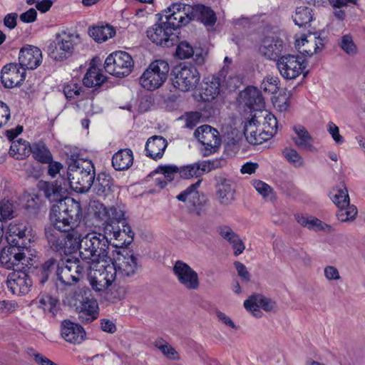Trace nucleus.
<instances>
[{
    "label": "nucleus",
    "mask_w": 365,
    "mask_h": 365,
    "mask_svg": "<svg viewBox=\"0 0 365 365\" xmlns=\"http://www.w3.org/2000/svg\"><path fill=\"white\" fill-rule=\"evenodd\" d=\"M339 210L336 212L337 219L342 222H352L355 220L358 214V210L354 205L350 204L337 206Z\"/></svg>",
    "instance_id": "c03bdc74"
},
{
    "label": "nucleus",
    "mask_w": 365,
    "mask_h": 365,
    "mask_svg": "<svg viewBox=\"0 0 365 365\" xmlns=\"http://www.w3.org/2000/svg\"><path fill=\"white\" fill-rule=\"evenodd\" d=\"M312 230H314L316 232L324 231L327 233H330L334 231V228L331 225H328L318 218H314Z\"/></svg>",
    "instance_id": "338daca9"
},
{
    "label": "nucleus",
    "mask_w": 365,
    "mask_h": 365,
    "mask_svg": "<svg viewBox=\"0 0 365 365\" xmlns=\"http://www.w3.org/2000/svg\"><path fill=\"white\" fill-rule=\"evenodd\" d=\"M42 204L41 198L36 194H30L27 196L26 208L28 210L38 209Z\"/></svg>",
    "instance_id": "680f3d73"
},
{
    "label": "nucleus",
    "mask_w": 365,
    "mask_h": 365,
    "mask_svg": "<svg viewBox=\"0 0 365 365\" xmlns=\"http://www.w3.org/2000/svg\"><path fill=\"white\" fill-rule=\"evenodd\" d=\"M85 268L80 264L78 259L67 258L57 264L56 274L58 280L63 284L72 285L83 277Z\"/></svg>",
    "instance_id": "9d476101"
},
{
    "label": "nucleus",
    "mask_w": 365,
    "mask_h": 365,
    "mask_svg": "<svg viewBox=\"0 0 365 365\" xmlns=\"http://www.w3.org/2000/svg\"><path fill=\"white\" fill-rule=\"evenodd\" d=\"M194 135L210 153L215 152L221 145V138L218 130L209 125L198 127L195 131Z\"/></svg>",
    "instance_id": "a211bd4d"
},
{
    "label": "nucleus",
    "mask_w": 365,
    "mask_h": 365,
    "mask_svg": "<svg viewBox=\"0 0 365 365\" xmlns=\"http://www.w3.org/2000/svg\"><path fill=\"white\" fill-rule=\"evenodd\" d=\"M61 334L67 342L79 344L84 340L86 331L78 324L66 319L61 322Z\"/></svg>",
    "instance_id": "4be33fe9"
},
{
    "label": "nucleus",
    "mask_w": 365,
    "mask_h": 365,
    "mask_svg": "<svg viewBox=\"0 0 365 365\" xmlns=\"http://www.w3.org/2000/svg\"><path fill=\"white\" fill-rule=\"evenodd\" d=\"M31 153L34 158L41 163H48L52 160L51 153L43 143L39 142L33 144Z\"/></svg>",
    "instance_id": "a18cd8bd"
},
{
    "label": "nucleus",
    "mask_w": 365,
    "mask_h": 365,
    "mask_svg": "<svg viewBox=\"0 0 365 365\" xmlns=\"http://www.w3.org/2000/svg\"><path fill=\"white\" fill-rule=\"evenodd\" d=\"M115 233L111 232L113 245L115 247H123L129 245L134 236V233L130 225L125 223L124 218L120 222H114Z\"/></svg>",
    "instance_id": "b1692460"
},
{
    "label": "nucleus",
    "mask_w": 365,
    "mask_h": 365,
    "mask_svg": "<svg viewBox=\"0 0 365 365\" xmlns=\"http://www.w3.org/2000/svg\"><path fill=\"white\" fill-rule=\"evenodd\" d=\"M280 75L287 80L295 79L307 67V62L302 57L287 54L280 56L277 62Z\"/></svg>",
    "instance_id": "9b49d317"
},
{
    "label": "nucleus",
    "mask_w": 365,
    "mask_h": 365,
    "mask_svg": "<svg viewBox=\"0 0 365 365\" xmlns=\"http://www.w3.org/2000/svg\"><path fill=\"white\" fill-rule=\"evenodd\" d=\"M169 71L170 66L167 61L155 60L143 72L140 78V83L147 90H155L165 82Z\"/></svg>",
    "instance_id": "0eeeda50"
},
{
    "label": "nucleus",
    "mask_w": 365,
    "mask_h": 365,
    "mask_svg": "<svg viewBox=\"0 0 365 365\" xmlns=\"http://www.w3.org/2000/svg\"><path fill=\"white\" fill-rule=\"evenodd\" d=\"M340 47L348 55L352 56L356 53V46L352 36L349 34H346L341 37Z\"/></svg>",
    "instance_id": "4d7b16f0"
},
{
    "label": "nucleus",
    "mask_w": 365,
    "mask_h": 365,
    "mask_svg": "<svg viewBox=\"0 0 365 365\" xmlns=\"http://www.w3.org/2000/svg\"><path fill=\"white\" fill-rule=\"evenodd\" d=\"M1 73V82L8 88L21 86L26 78L25 69L16 63H9L4 66Z\"/></svg>",
    "instance_id": "6ab92c4d"
},
{
    "label": "nucleus",
    "mask_w": 365,
    "mask_h": 365,
    "mask_svg": "<svg viewBox=\"0 0 365 365\" xmlns=\"http://www.w3.org/2000/svg\"><path fill=\"white\" fill-rule=\"evenodd\" d=\"M74 48L71 36H65L57 38L56 41L49 46V56L56 61H61L72 55Z\"/></svg>",
    "instance_id": "aec40b11"
},
{
    "label": "nucleus",
    "mask_w": 365,
    "mask_h": 365,
    "mask_svg": "<svg viewBox=\"0 0 365 365\" xmlns=\"http://www.w3.org/2000/svg\"><path fill=\"white\" fill-rule=\"evenodd\" d=\"M76 310L82 322L89 323L98 317V304L96 299L88 297L81 304H78Z\"/></svg>",
    "instance_id": "72a5a7b5"
},
{
    "label": "nucleus",
    "mask_w": 365,
    "mask_h": 365,
    "mask_svg": "<svg viewBox=\"0 0 365 365\" xmlns=\"http://www.w3.org/2000/svg\"><path fill=\"white\" fill-rule=\"evenodd\" d=\"M27 262L25 253L19 247H4L0 252V264L7 269H21Z\"/></svg>",
    "instance_id": "2eb2a0df"
},
{
    "label": "nucleus",
    "mask_w": 365,
    "mask_h": 365,
    "mask_svg": "<svg viewBox=\"0 0 365 365\" xmlns=\"http://www.w3.org/2000/svg\"><path fill=\"white\" fill-rule=\"evenodd\" d=\"M216 197L222 207H229L235 200V189L232 182L226 178H220L216 185Z\"/></svg>",
    "instance_id": "5701e85b"
},
{
    "label": "nucleus",
    "mask_w": 365,
    "mask_h": 365,
    "mask_svg": "<svg viewBox=\"0 0 365 365\" xmlns=\"http://www.w3.org/2000/svg\"><path fill=\"white\" fill-rule=\"evenodd\" d=\"M133 163V152L130 149H122L115 153L112 158V165L116 170L128 169Z\"/></svg>",
    "instance_id": "c9c22d12"
},
{
    "label": "nucleus",
    "mask_w": 365,
    "mask_h": 365,
    "mask_svg": "<svg viewBox=\"0 0 365 365\" xmlns=\"http://www.w3.org/2000/svg\"><path fill=\"white\" fill-rule=\"evenodd\" d=\"M295 46L300 53L311 56L323 48L324 40L315 34H310L297 40Z\"/></svg>",
    "instance_id": "393cba45"
},
{
    "label": "nucleus",
    "mask_w": 365,
    "mask_h": 365,
    "mask_svg": "<svg viewBox=\"0 0 365 365\" xmlns=\"http://www.w3.org/2000/svg\"><path fill=\"white\" fill-rule=\"evenodd\" d=\"M176 72L173 80L175 88L181 91H189L196 88L200 81V74L197 68L192 65H183Z\"/></svg>",
    "instance_id": "ddd939ff"
},
{
    "label": "nucleus",
    "mask_w": 365,
    "mask_h": 365,
    "mask_svg": "<svg viewBox=\"0 0 365 365\" xmlns=\"http://www.w3.org/2000/svg\"><path fill=\"white\" fill-rule=\"evenodd\" d=\"M200 183L201 180H198L197 182L191 185L185 190L180 192L177 196V199L182 202L187 201L195 207L203 206L206 202V197L204 194L200 193L197 190Z\"/></svg>",
    "instance_id": "c85d7f7f"
},
{
    "label": "nucleus",
    "mask_w": 365,
    "mask_h": 365,
    "mask_svg": "<svg viewBox=\"0 0 365 365\" xmlns=\"http://www.w3.org/2000/svg\"><path fill=\"white\" fill-rule=\"evenodd\" d=\"M333 7L336 9L334 11L335 16L342 20L345 16V13L340 9L341 7L346 6L349 3L356 4L357 0H329Z\"/></svg>",
    "instance_id": "13d9d810"
},
{
    "label": "nucleus",
    "mask_w": 365,
    "mask_h": 365,
    "mask_svg": "<svg viewBox=\"0 0 365 365\" xmlns=\"http://www.w3.org/2000/svg\"><path fill=\"white\" fill-rule=\"evenodd\" d=\"M252 114L250 120L245 123L244 135L248 143L253 145H259L268 140L264 136V132Z\"/></svg>",
    "instance_id": "cd10ccee"
},
{
    "label": "nucleus",
    "mask_w": 365,
    "mask_h": 365,
    "mask_svg": "<svg viewBox=\"0 0 365 365\" xmlns=\"http://www.w3.org/2000/svg\"><path fill=\"white\" fill-rule=\"evenodd\" d=\"M115 34V30L110 25L97 26L89 29V35L97 42H104Z\"/></svg>",
    "instance_id": "58836bf2"
},
{
    "label": "nucleus",
    "mask_w": 365,
    "mask_h": 365,
    "mask_svg": "<svg viewBox=\"0 0 365 365\" xmlns=\"http://www.w3.org/2000/svg\"><path fill=\"white\" fill-rule=\"evenodd\" d=\"M253 115L255 118V120L263 129L265 138L270 139L277 133V118L267 110H258L257 113H254Z\"/></svg>",
    "instance_id": "bb28decb"
},
{
    "label": "nucleus",
    "mask_w": 365,
    "mask_h": 365,
    "mask_svg": "<svg viewBox=\"0 0 365 365\" xmlns=\"http://www.w3.org/2000/svg\"><path fill=\"white\" fill-rule=\"evenodd\" d=\"M110 264L120 279L133 277L141 267L137 256L132 251L125 249L118 252L114 261Z\"/></svg>",
    "instance_id": "6e6552de"
},
{
    "label": "nucleus",
    "mask_w": 365,
    "mask_h": 365,
    "mask_svg": "<svg viewBox=\"0 0 365 365\" xmlns=\"http://www.w3.org/2000/svg\"><path fill=\"white\" fill-rule=\"evenodd\" d=\"M11 118V113L9 106L2 101H0V128L7 124Z\"/></svg>",
    "instance_id": "69168bd1"
},
{
    "label": "nucleus",
    "mask_w": 365,
    "mask_h": 365,
    "mask_svg": "<svg viewBox=\"0 0 365 365\" xmlns=\"http://www.w3.org/2000/svg\"><path fill=\"white\" fill-rule=\"evenodd\" d=\"M167 145V140L163 137L158 135L150 137L145 144L146 155L154 160L160 159Z\"/></svg>",
    "instance_id": "2f4dec72"
},
{
    "label": "nucleus",
    "mask_w": 365,
    "mask_h": 365,
    "mask_svg": "<svg viewBox=\"0 0 365 365\" xmlns=\"http://www.w3.org/2000/svg\"><path fill=\"white\" fill-rule=\"evenodd\" d=\"M212 167L210 161H202L187 165L179 168V175L184 179L199 178L205 173L211 171Z\"/></svg>",
    "instance_id": "473e14b6"
},
{
    "label": "nucleus",
    "mask_w": 365,
    "mask_h": 365,
    "mask_svg": "<svg viewBox=\"0 0 365 365\" xmlns=\"http://www.w3.org/2000/svg\"><path fill=\"white\" fill-rule=\"evenodd\" d=\"M194 48L187 41L180 42L176 50L177 56L181 59L189 58L194 55Z\"/></svg>",
    "instance_id": "6e6d98bb"
},
{
    "label": "nucleus",
    "mask_w": 365,
    "mask_h": 365,
    "mask_svg": "<svg viewBox=\"0 0 365 365\" xmlns=\"http://www.w3.org/2000/svg\"><path fill=\"white\" fill-rule=\"evenodd\" d=\"M324 275L328 281H337L341 279L338 269L332 265L326 266L324 267Z\"/></svg>",
    "instance_id": "e2e57ef3"
},
{
    "label": "nucleus",
    "mask_w": 365,
    "mask_h": 365,
    "mask_svg": "<svg viewBox=\"0 0 365 365\" xmlns=\"http://www.w3.org/2000/svg\"><path fill=\"white\" fill-rule=\"evenodd\" d=\"M292 17L295 24L298 26H307L312 21V10L307 6L297 7Z\"/></svg>",
    "instance_id": "37998d69"
},
{
    "label": "nucleus",
    "mask_w": 365,
    "mask_h": 365,
    "mask_svg": "<svg viewBox=\"0 0 365 365\" xmlns=\"http://www.w3.org/2000/svg\"><path fill=\"white\" fill-rule=\"evenodd\" d=\"M111 232L107 231H101L98 230H93L84 235H82L81 242L80 243V257L88 265L99 264L101 263L107 264L111 262V258L108 256L109 246L113 245L110 237Z\"/></svg>",
    "instance_id": "f03ea898"
},
{
    "label": "nucleus",
    "mask_w": 365,
    "mask_h": 365,
    "mask_svg": "<svg viewBox=\"0 0 365 365\" xmlns=\"http://www.w3.org/2000/svg\"><path fill=\"white\" fill-rule=\"evenodd\" d=\"M33 285L29 275L21 269L10 272L6 279V286L14 294L21 296L27 294Z\"/></svg>",
    "instance_id": "dca6fc26"
},
{
    "label": "nucleus",
    "mask_w": 365,
    "mask_h": 365,
    "mask_svg": "<svg viewBox=\"0 0 365 365\" xmlns=\"http://www.w3.org/2000/svg\"><path fill=\"white\" fill-rule=\"evenodd\" d=\"M133 66L134 62L131 56L122 51L110 54L104 63L106 72L118 78L128 76L132 71Z\"/></svg>",
    "instance_id": "1a4fd4ad"
},
{
    "label": "nucleus",
    "mask_w": 365,
    "mask_h": 365,
    "mask_svg": "<svg viewBox=\"0 0 365 365\" xmlns=\"http://www.w3.org/2000/svg\"><path fill=\"white\" fill-rule=\"evenodd\" d=\"M201 118V114L198 112L190 113L186 115L185 127L188 128H193L199 122Z\"/></svg>",
    "instance_id": "774afa93"
},
{
    "label": "nucleus",
    "mask_w": 365,
    "mask_h": 365,
    "mask_svg": "<svg viewBox=\"0 0 365 365\" xmlns=\"http://www.w3.org/2000/svg\"><path fill=\"white\" fill-rule=\"evenodd\" d=\"M93 185L94 192L99 197H106L112 192V179L105 173L99 174Z\"/></svg>",
    "instance_id": "4c0bfd02"
},
{
    "label": "nucleus",
    "mask_w": 365,
    "mask_h": 365,
    "mask_svg": "<svg viewBox=\"0 0 365 365\" xmlns=\"http://www.w3.org/2000/svg\"><path fill=\"white\" fill-rule=\"evenodd\" d=\"M283 51V42L279 38L265 37L259 46V53L267 59L275 61Z\"/></svg>",
    "instance_id": "a878e982"
},
{
    "label": "nucleus",
    "mask_w": 365,
    "mask_h": 365,
    "mask_svg": "<svg viewBox=\"0 0 365 365\" xmlns=\"http://www.w3.org/2000/svg\"><path fill=\"white\" fill-rule=\"evenodd\" d=\"M31 146L26 140L21 139L13 141L9 150L11 156L16 159H24L31 153Z\"/></svg>",
    "instance_id": "79ce46f5"
},
{
    "label": "nucleus",
    "mask_w": 365,
    "mask_h": 365,
    "mask_svg": "<svg viewBox=\"0 0 365 365\" xmlns=\"http://www.w3.org/2000/svg\"><path fill=\"white\" fill-rule=\"evenodd\" d=\"M87 269H90L88 276L90 285L96 292H103L112 289L115 281L118 279L115 272L110 264L104 263L99 268L98 264H90Z\"/></svg>",
    "instance_id": "423d86ee"
},
{
    "label": "nucleus",
    "mask_w": 365,
    "mask_h": 365,
    "mask_svg": "<svg viewBox=\"0 0 365 365\" xmlns=\"http://www.w3.org/2000/svg\"><path fill=\"white\" fill-rule=\"evenodd\" d=\"M90 215L95 230L115 233L114 222H120L124 217V211L117 206L107 207L99 201H93L89 205Z\"/></svg>",
    "instance_id": "39448f33"
},
{
    "label": "nucleus",
    "mask_w": 365,
    "mask_h": 365,
    "mask_svg": "<svg viewBox=\"0 0 365 365\" xmlns=\"http://www.w3.org/2000/svg\"><path fill=\"white\" fill-rule=\"evenodd\" d=\"M106 79L101 70L94 65L93 61L83 78V83L87 88L97 89L106 81Z\"/></svg>",
    "instance_id": "f704fd0d"
},
{
    "label": "nucleus",
    "mask_w": 365,
    "mask_h": 365,
    "mask_svg": "<svg viewBox=\"0 0 365 365\" xmlns=\"http://www.w3.org/2000/svg\"><path fill=\"white\" fill-rule=\"evenodd\" d=\"M262 299V294L255 293L244 302V307L246 310L251 312L255 317H260L262 316V312H260L261 299Z\"/></svg>",
    "instance_id": "49530a36"
},
{
    "label": "nucleus",
    "mask_w": 365,
    "mask_h": 365,
    "mask_svg": "<svg viewBox=\"0 0 365 365\" xmlns=\"http://www.w3.org/2000/svg\"><path fill=\"white\" fill-rule=\"evenodd\" d=\"M57 269V264L56 263V260L53 259H50L45 262V263L42 265L41 271H42V278L41 279V282L43 284L48 279V274L53 269Z\"/></svg>",
    "instance_id": "052dcab7"
},
{
    "label": "nucleus",
    "mask_w": 365,
    "mask_h": 365,
    "mask_svg": "<svg viewBox=\"0 0 365 365\" xmlns=\"http://www.w3.org/2000/svg\"><path fill=\"white\" fill-rule=\"evenodd\" d=\"M252 185L263 198L272 200L274 199V193L272 188L267 183L255 180L252 181Z\"/></svg>",
    "instance_id": "864d4df0"
},
{
    "label": "nucleus",
    "mask_w": 365,
    "mask_h": 365,
    "mask_svg": "<svg viewBox=\"0 0 365 365\" xmlns=\"http://www.w3.org/2000/svg\"><path fill=\"white\" fill-rule=\"evenodd\" d=\"M234 265L239 277H240L242 280L245 282H250L251 279V274L248 272L245 265L240 262H235Z\"/></svg>",
    "instance_id": "0e129e2a"
},
{
    "label": "nucleus",
    "mask_w": 365,
    "mask_h": 365,
    "mask_svg": "<svg viewBox=\"0 0 365 365\" xmlns=\"http://www.w3.org/2000/svg\"><path fill=\"white\" fill-rule=\"evenodd\" d=\"M16 207L11 200L3 199L0 201V218L7 221L15 217Z\"/></svg>",
    "instance_id": "8fccbe9b"
},
{
    "label": "nucleus",
    "mask_w": 365,
    "mask_h": 365,
    "mask_svg": "<svg viewBox=\"0 0 365 365\" xmlns=\"http://www.w3.org/2000/svg\"><path fill=\"white\" fill-rule=\"evenodd\" d=\"M173 272L178 283L185 289L194 291L200 287L197 272L185 262L177 260L173 267Z\"/></svg>",
    "instance_id": "f8f14e48"
},
{
    "label": "nucleus",
    "mask_w": 365,
    "mask_h": 365,
    "mask_svg": "<svg viewBox=\"0 0 365 365\" xmlns=\"http://www.w3.org/2000/svg\"><path fill=\"white\" fill-rule=\"evenodd\" d=\"M242 102L255 113L258 110H263L264 106V99L260 91L255 87H248L240 93Z\"/></svg>",
    "instance_id": "c756f323"
},
{
    "label": "nucleus",
    "mask_w": 365,
    "mask_h": 365,
    "mask_svg": "<svg viewBox=\"0 0 365 365\" xmlns=\"http://www.w3.org/2000/svg\"><path fill=\"white\" fill-rule=\"evenodd\" d=\"M296 137L293 138V140L297 146L300 148L312 150V138L308 131L302 125H296L294 127Z\"/></svg>",
    "instance_id": "ea45409f"
},
{
    "label": "nucleus",
    "mask_w": 365,
    "mask_h": 365,
    "mask_svg": "<svg viewBox=\"0 0 365 365\" xmlns=\"http://www.w3.org/2000/svg\"><path fill=\"white\" fill-rule=\"evenodd\" d=\"M41 51L36 46L28 45L23 47L19 51V66L27 69H35L41 63Z\"/></svg>",
    "instance_id": "412c9836"
},
{
    "label": "nucleus",
    "mask_w": 365,
    "mask_h": 365,
    "mask_svg": "<svg viewBox=\"0 0 365 365\" xmlns=\"http://www.w3.org/2000/svg\"><path fill=\"white\" fill-rule=\"evenodd\" d=\"M147 37L153 43L160 46H169L173 44L177 37L175 29L167 24L163 18L160 21L149 27L146 31Z\"/></svg>",
    "instance_id": "4468645a"
},
{
    "label": "nucleus",
    "mask_w": 365,
    "mask_h": 365,
    "mask_svg": "<svg viewBox=\"0 0 365 365\" xmlns=\"http://www.w3.org/2000/svg\"><path fill=\"white\" fill-rule=\"evenodd\" d=\"M58 300L51 294L41 293L36 299V304L38 308L42 309L45 312L52 313L56 315L57 312V304Z\"/></svg>",
    "instance_id": "a19ab883"
},
{
    "label": "nucleus",
    "mask_w": 365,
    "mask_h": 365,
    "mask_svg": "<svg viewBox=\"0 0 365 365\" xmlns=\"http://www.w3.org/2000/svg\"><path fill=\"white\" fill-rule=\"evenodd\" d=\"M153 173L163 175L168 181L171 182L179 173V168L175 165H159Z\"/></svg>",
    "instance_id": "5fc2aeb1"
},
{
    "label": "nucleus",
    "mask_w": 365,
    "mask_h": 365,
    "mask_svg": "<svg viewBox=\"0 0 365 365\" xmlns=\"http://www.w3.org/2000/svg\"><path fill=\"white\" fill-rule=\"evenodd\" d=\"M217 230L220 235L230 244L235 242V240L239 237L229 226H220L218 227Z\"/></svg>",
    "instance_id": "bf43d9fd"
},
{
    "label": "nucleus",
    "mask_w": 365,
    "mask_h": 365,
    "mask_svg": "<svg viewBox=\"0 0 365 365\" xmlns=\"http://www.w3.org/2000/svg\"><path fill=\"white\" fill-rule=\"evenodd\" d=\"M81 215L80 204L74 199H67L59 205H53L50 211V220L61 232L75 230Z\"/></svg>",
    "instance_id": "7ed1b4c3"
},
{
    "label": "nucleus",
    "mask_w": 365,
    "mask_h": 365,
    "mask_svg": "<svg viewBox=\"0 0 365 365\" xmlns=\"http://www.w3.org/2000/svg\"><path fill=\"white\" fill-rule=\"evenodd\" d=\"M165 20L175 31L192 20L200 21L206 26H212L216 21L215 12L202 4L190 5L173 3L164 11Z\"/></svg>",
    "instance_id": "f257e3e1"
},
{
    "label": "nucleus",
    "mask_w": 365,
    "mask_h": 365,
    "mask_svg": "<svg viewBox=\"0 0 365 365\" xmlns=\"http://www.w3.org/2000/svg\"><path fill=\"white\" fill-rule=\"evenodd\" d=\"M68 178L73 189L80 192L88 191L95 179V169L93 163L83 158L70 159Z\"/></svg>",
    "instance_id": "20e7f679"
},
{
    "label": "nucleus",
    "mask_w": 365,
    "mask_h": 365,
    "mask_svg": "<svg viewBox=\"0 0 365 365\" xmlns=\"http://www.w3.org/2000/svg\"><path fill=\"white\" fill-rule=\"evenodd\" d=\"M45 235L50 247L56 252H61L65 235L61 234V232H58L51 227L46 229Z\"/></svg>",
    "instance_id": "de8ad7c7"
},
{
    "label": "nucleus",
    "mask_w": 365,
    "mask_h": 365,
    "mask_svg": "<svg viewBox=\"0 0 365 365\" xmlns=\"http://www.w3.org/2000/svg\"><path fill=\"white\" fill-rule=\"evenodd\" d=\"M63 91L67 99H75L83 93L82 87L74 81H70L63 85Z\"/></svg>",
    "instance_id": "603ef678"
},
{
    "label": "nucleus",
    "mask_w": 365,
    "mask_h": 365,
    "mask_svg": "<svg viewBox=\"0 0 365 365\" xmlns=\"http://www.w3.org/2000/svg\"><path fill=\"white\" fill-rule=\"evenodd\" d=\"M67 181L63 178L55 180L54 182H39L38 187L43 191L45 197L51 202H56V205H59L61 202H64L67 199L66 194Z\"/></svg>",
    "instance_id": "f3484780"
},
{
    "label": "nucleus",
    "mask_w": 365,
    "mask_h": 365,
    "mask_svg": "<svg viewBox=\"0 0 365 365\" xmlns=\"http://www.w3.org/2000/svg\"><path fill=\"white\" fill-rule=\"evenodd\" d=\"M282 155L288 163L294 168H301L304 165L303 158L293 148H285L282 150Z\"/></svg>",
    "instance_id": "3c124183"
},
{
    "label": "nucleus",
    "mask_w": 365,
    "mask_h": 365,
    "mask_svg": "<svg viewBox=\"0 0 365 365\" xmlns=\"http://www.w3.org/2000/svg\"><path fill=\"white\" fill-rule=\"evenodd\" d=\"M331 199L336 206L347 205L350 202V199L345 185L341 184L334 189Z\"/></svg>",
    "instance_id": "09e8293b"
},
{
    "label": "nucleus",
    "mask_w": 365,
    "mask_h": 365,
    "mask_svg": "<svg viewBox=\"0 0 365 365\" xmlns=\"http://www.w3.org/2000/svg\"><path fill=\"white\" fill-rule=\"evenodd\" d=\"M221 78L218 76L207 77L201 88L200 97L204 101H212L220 93Z\"/></svg>",
    "instance_id": "7c9ffc66"
},
{
    "label": "nucleus",
    "mask_w": 365,
    "mask_h": 365,
    "mask_svg": "<svg viewBox=\"0 0 365 365\" xmlns=\"http://www.w3.org/2000/svg\"><path fill=\"white\" fill-rule=\"evenodd\" d=\"M82 235L77 230H73L71 232L64 235L62 250L61 253L68 255L77 250H80V243L81 242Z\"/></svg>",
    "instance_id": "e433bc0d"
}]
</instances>
